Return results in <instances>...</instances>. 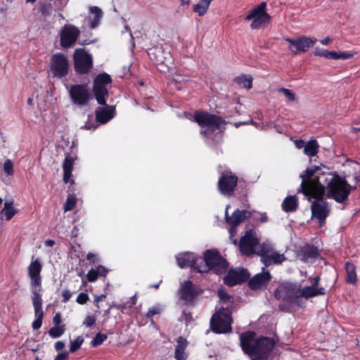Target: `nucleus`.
Masks as SVG:
<instances>
[{
    "mask_svg": "<svg viewBox=\"0 0 360 360\" xmlns=\"http://www.w3.org/2000/svg\"><path fill=\"white\" fill-rule=\"evenodd\" d=\"M32 301L34 309L36 319H43L44 311L42 310V298L40 290H32Z\"/></svg>",
    "mask_w": 360,
    "mask_h": 360,
    "instance_id": "nucleus-25",
    "label": "nucleus"
},
{
    "mask_svg": "<svg viewBox=\"0 0 360 360\" xmlns=\"http://www.w3.org/2000/svg\"><path fill=\"white\" fill-rule=\"evenodd\" d=\"M331 41H332V39H331L330 37H326V38H324V39H321V40L320 41V42H321V44L322 45L326 46V45H328L329 43H330V42H331Z\"/></svg>",
    "mask_w": 360,
    "mask_h": 360,
    "instance_id": "nucleus-62",
    "label": "nucleus"
},
{
    "mask_svg": "<svg viewBox=\"0 0 360 360\" xmlns=\"http://www.w3.org/2000/svg\"><path fill=\"white\" fill-rule=\"evenodd\" d=\"M69 94L72 103L79 106L87 105L92 98L87 84H84L72 85Z\"/></svg>",
    "mask_w": 360,
    "mask_h": 360,
    "instance_id": "nucleus-13",
    "label": "nucleus"
},
{
    "mask_svg": "<svg viewBox=\"0 0 360 360\" xmlns=\"http://www.w3.org/2000/svg\"><path fill=\"white\" fill-rule=\"evenodd\" d=\"M229 226H230V229H229L230 238H232L234 236H236V235L237 233V226H234L233 225H229Z\"/></svg>",
    "mask_w": 360,
    "mask_h": 360,
    "instance_id": "nucleus-61",
    "label": "nucleus"
},
{
    "mask_svg": "<svg viewBox=\"0 0 360 360\" xmlns=\"http://www.w3.org/2000/svg\"><path fill=\"white\" fill-rule=\"evenodd\" d=\"M148 54L152 61L157 65H165L169 68L172 62V55L169 51L166 50L162 45H156L150 48Z\"/></svg>",
    "mask_w": 360,
    "mask_h": 360,
    "instance_id": "nucleus-17",
    "label": "nucleus"
},
{
    "mask_svg": "<svg viewBox=\"0 0 360 360\" xmlns=\"http://www.w3.org/2000/svg\"><path fill=\"white\" fill-rule=\"evenodd\" d=\"M130 300H131L130 301H129L127 303L123 304V307L124 308L127 307V306L129 307H131L132 306L136 304V298L135 296L131 297Z\"/></svg>",
    "mask_w": 360,
    "mask_h": 360,
    "instance_id": "nucleus-58",
    "label": "nucleus"
},
{
    "mask_svg": "<svg viewBox=\"0 0 360 360\" xmlns=\"http://www.w3.org/2000/svg\"><path fill=\"white\" fill-rule=\"evenodd\" d=\"M72 171L63 170V181L65 184H68V182H70L72 184H74V180H70V178L72 176Z\"/></svg>",
    "mask_w": 360,
    "mask_h": 360,
    "instance_id": "nucleus-50",
    "label": "nucleus"
},
{
    "mask_svg": "<svg viewBox=\"0 0 360 360\" xmlns=\"http://www.w3.org/2000/svg\"><path fill=\"white\" fill-rule=\"evenodd\" d=\"M203 292V290L195 285L190 280L186 281L181 284L178 291L179 299L185 305L193 306L198 297Z\"/></svg>",
    "mask_w": 360,
    "mask_h": 360,
    "instance_id": "nucleus-10",
    "label": "nucleus"
},
{
    "mask_svg": "<svg viewBox=\"0 0 360 360\" xmlns=\"http://www.w3.org/2000/svg\"><path fill=\"white\" fill-rule=\"evenodd\" d=\"M76 198L74 195H69L63 206L64 211L68 212L73 210L76 205Z\"/></svg>",
    "mask_w": 360,
    "mask_h": 360,
    "instance_id": "nucleus-41",
    "label": "nucleus"
},
{
    "mask_svg": "<svg viewBox=\"0 0 360 360\" xmlns=\"http://www.w3.org/2000/svg\"><path fill=\"white\" fill-rule=\"evenodd\" d=\"M271 19V15L266 13V2L260 3L245 18V21L252 20L250 24V27L253 30L265 26L270 22Z\"/></svg>",
    "mask_w": 360,
    "mask_h": 360,
    "instance_id": "nucleus-9",
    "label": "nucleus"
},
{
    "mask_svg": "<svg viewBox=\"0 0 360 360\" xmlns=\"http://www.w3.org/2000/svg\"><path fill=\"white\" fill-rule=\"evenodd\" d=\"M89 300V295L85 292H81L78 295L77 297V302L79 304H86Z\"/></svg>",
    "mask_w": 360,
    "mask_h": 360,
    "instance_id": "nucleus-49",
    "label": "nucleus"
},
{
    "mask_svg": "<svg viewBox=\"0 0 360 360\" xmlns=\"http://www.w3.org/2000/svg\"><path fill=\"white\" fill-rule=\"evenodd\" d=\"M75 71L77 75L89 74L93 68V58L84 49H77L73 53Z\"/></svg>",
    "mask_w": 360,
    "mask_h": 360,
    "instance_id": "nucleus-8",
    "label": "nucleus"
},
{
    "mask_svg": "<svg viewBox=\"0 0 360 360\" xmlns=\"http://www.w3.org/2000/svg\"><path fill=\"white\" fill-rule=\"evenodd\" d=\"M251 216V212L246 210H240L237 209L232 213L231 216H229L228 212L226 211L225 220L229 225L238 226L240 224L250 219Z\"/></svg>",
    "mask_w": 360,
    "mask_h": 360,
    "instance_id": "nucleus-22",
    "label": "nucleus"
},
{
    "mask_svg": "<svg viewBox=\"0 0 360 360\" xmlns=\"http://www.w3.org/2000/svg\"><path fill=\"white\" fill-rule=\"evenodd\" d=\"M259 244L254 230H248L241 237L239 242V249L242 255L250 256L255 252V248Z\"/></svg>",
    "mask_w": 360,
    "mask_h": 360,
    "instance_id": "nucleus-16",
    "label": "nucleus"
},
{
    "mask_svg": "<svg viewBox=\"0 0 360 360\" xmlns=\"http://www.w3.org/2000/svg\"><path fill=\"white\" fill-rule=\"evenodd\" d=\"M65 325L63 324L61 326H54L49 330V334L51 337L53 338H57L60 337L65 332Z\"/></svg>",
    "mask_w": 360,
    "mask_h": 360,
    "instance_id": "nucleus-39",
    "label": "nucleus"
},
{
    "mask_svg": "<svg viewBox=\"0 0 360 360\" xmlns=\"http://www.w3.org/2000/svg\"><path fill=\"white\" fill-rule=\"evenodd\" d=\"M274 297L281 300L279 309L283 311H290L291 309H299L304 306L303 299L299 295V288L292 284L278 286L274 292Z\"/></svg>",
    "mask_w": 360,
    "mask_h": 360,
    "instance_id": "nucleus-3",
    "label": "nucleus"
},
{
    "mask_svg": "<svg viewBox=\"0 0 360 360\" xmlns=\"http://www.w3.org/2000/svg\"><path fill=\"white\" fill-rule=\"evenodd\" d=\"M200 256L193 252H183L176 256V262L181 269L191 268L198 272V266L200 264L198 259Z\"/></svg>",
    "mask_w": 360,
    "mask_h": 360,
    "instance_id": "nucleus-20",
    "label": "nucleus"
},
{
    "mask_svg": "<svg viewBox=\"0 0 360 360\" xmlns=\"http://www.w3.org/2000/svg\"><path fill=\"white\" fill-rule=\"evenodd\" d=\"M198 262H200L198 266V273H207L212 270L220 275L224 274L229 267L227 261L217 250H207L203 257L200 256Z\"/></svg>",
    "mask_w": 360,
    "mask_h": 360,
    "instance_id": "nucleus-4",
    "label": "nucleus"
},
{
    "mask_svg": "<svg viewBox=\"0 0 360 360\" xmlns=\"http://www.w3.org/2000/svg\"><path fill=\"white\" fill-rule=\"evenodd\" d=\"M212 1L213 0H200L197 4L193 6V12L198 13L199 16H203L207 13Z\"/></svg>",
    "mask_w": 360,
    "mask_h": 360,
    "instance_id": "nucleus-33",
    "label": "nucleus"
},
{
    "mask_svg": "<svg viewBox=\"0 0 360 360\" xmlns=\"http://www.w3.org/2000/svg\"><path fill=\"white\" fill-rule=\"evenodd\" d=\"M177 345L175 348L174 357L176 360H186V354L185 350L188 345V341L186 338L180 336L176 340Z\"/></svg>",
    "mask_w": 360,
    "mask_h": 360,
    "instance_id": "nucleus-27",
    "label": "nucleus"
},
{
    "mask_svg": "<svg viewBox=\"0 0 360 360\" xmlns=\"http://www.w3.org/2000/svg\"><path fill=\"white\" fill-rule=\"evenodd\" d=\"M68 357V352H62L58 354L54 359V360H66Z\"/></svg>",
    "mask_w": 360,
    "mask_h": 360,
    "instance_id": "nucleus-60",
    "label": "nucleus"
},
{
    "mask_svg": "<svg viewBox=\"0 0 360 360\" xmlns=\"http://www.w3.org/2000/svg\"><path fill=\"white\" fill-rule=\"evenodd\" d=\"M274 252L272 245L269 242H264L259 248L258 255L261 256V259Z\"/></svg>",
    "mask_w": 360,
    "mask_h": 360,
    "instance_id": "nucleus-38",
    "label": "nucleus"
},
{
    "mask_svg": "<svg viewBox=\"0 0 360 360\" xmlns=\"http://www.w3.org/2000/svg\"><path fill=\"white\" fill-rule=\"evenodd\" d=\"M105 107H98L96 111V119L100 124H105L110 120L115 114V107L112 105H104Z\"/></svg>",
    "mask_w": 360,
    "mask_h": 360,
    "instance_id": "nucleus-23",
    "label": "nucleus"
},
{
    "mask_svg": "<svg viewBox=\"0 0 360 360\" xmlns=\"http://www.w3.org/2000/svg\"><path fill=\"white\" fill-rule=\"evenodd\" d=\"M108 273V270L103 266L99 265L96 269H91L87 274L86 278L89 282H95L98 276L105 277Z\"/></svg>",
    "mask_w": 360,
    "mask_h": 360,
    "instance_id": "nucleus-31",
    "label": "nucleus"
},
{
    "mask_svg": "<svg viewBox=\"0 0 360 360\" xmlns=\"http://www.w3.org/2000/svg\"><path fill=\"white\" fill-rule=\"evenodd\" d=\"M333 53H334V51H330L326 49H321V48H316L314 51V53L315 56H320V57H324V58H328V59H333Z\"/></svg>",
    "mask_w": 360,
    "mask_h": 360,
    "instance_id": "nucleus-40",
    "label": "nucleus"
},
{
    "mask_svg": "<svg viewBox=\"0 0 360 360\" xmlns=\"http://www.w3.org/2000/svg\"><path fill=\"white\" fill-rule=\"evenodd\" d=\"M80 30L72 25H65L60 31V44L63 49H68L76 43Z\"/></svg>",
    "mask_w": 360,
    "mask_h": 360,
    "instance_id": "nucleus-15",
    "label": "nucleus"
},
{
    "mask_svg": "<svg viewBox=\"0 0 360 360\" xmlns=\"http://www.w3.org/2000/svg\"><path fill=\"white\" fill-rule=\"evenodd\" d=\"M42 266L39 259L32 261L28 266V275L31 279V291L40 290L41 291V277L40 273Z\"/></svg>",
    "mask_w": 360,
    "mask_h": 360,
    "instance_id": "nucleus-19",
    "label": "nucleus"
},
{
    "mask_svg": "<svg viewBox=\"0 0 360 360\" xmlns=\"http://www.w3.org/2000/svg\"><path fill=\"white\" fill-rule=\"evenodd\" d=\"M42 320L43 319H36L32 322V324L33 329L37 330V329L40 328L42 325Z\"/></svg>",
    "mask_w": 360,
    "mask_h": 360,
    "instance_id": "nucleus-56",
    "label": "nucleus"
},
{
    "mask_svg": "<svg viewBox=\"0 0 360 360\" xmlns=\"http://www.w3.org/2000/svg\"><path fill=\"white\" fill-rule=\"evenodd\" d=\"M62 322L61 315L60 313H56L53 319V323L54 326H61L60 323Z\"/></svg>",
    "mask_w": 360,
    "mask_h": 360,
    "instance_id": "nucleus-55",
    "label": "nucleus"
},
{
    "mask_svg": "<svg viewBox=\"0 0 360 360\" xmlns=\"http://www.w3.org/2000/svg\"><path fill=\"white\" fill-rule=\"evenodd\" d=\"M112 78L106 72L97 75L93 82V93L99 105H106L109 96L108 86L112 84Z\"/></svg>",
    "mask_w": 360,
    "mask_h": 360,
    "instance_id": "nucleus-7",
    "label": "nucleus"
},
{
    "mask_svg": "<svg viewBox=\"0 0 360 360\" xmlns=\"http://www.w3.org/2000/svg\"><path fill=\"white\" fill-rule=\"evenodd\" d=\"M90 12L94 14V18L91 20L90 27L91 29L96 28L100 23L102 17V11L97 6H91Z\"/></svg>",
    "mask_w": 360,
    "mask_h": 360,
    "instance_id": "nucleus-35",
    "label": "nucleus"
},
{
    "mask_svg": "<svg viewBox=\"0 0 360 360\" xmlns=\"http://www.w3.org/2000/svg\"><path fill=\"white\" fill-rule=\"evenodd\" d=\"M283 39L290 43V46L288 47V49L293 55L307 52L309 48L317 41L316 38H311L306 36H302L296 39L284 37Z\"/></svg>",
    "mask_w": 360,
    "mask_h": 360,
    "instance_id": "nucleus-14",
    "label": "nucleus"
},
{
    "mask_svg": "<svg viewBox=\"0 0 360 360\" xmlns=\"http://www.w3.org/2000/svg\"><path fill=\"white\" fill-rule=\"evenodd\" d=\"M250 276V274L246 269H231L224 277V283L230 287L246 282Z\"/></svg>",
    "mask_w": 360,
    "mask_h": 360,
    "instance_id": "nucleus-18",
    "label": "nucleus"
},
{
    "mask_svg": "<svg viewBox=\"0 0 360 360\" xmlns=\"http://www.w3.org/2000/svg\"><path fill=\"white\" fill-rule=\"evenodd\" d=\"M326 293V291L325 288L322 287L319 288H314L310 285L304 287L302 289L299 288V295L302 299V297L308 299L318 295H324Z\"/></svg>",
    "mask_w": 360,
    "mask_h": 360,
    "instance_id": "nucleus-26",
    "label": "nucleus"
},
{
    "mask_svg": "<svg viewBox=\"0 0 360 360\" xmlns=\"http://www.w3.org/2000/svg\"><path fill=\"white\" fill-rule=\"evenodd\" d=\"M234 81L238 84L242 85L244 88L250 89L252 85V78L250 75H240L236 77Z\"/></svg>",
    "mask_w": 360,
    "mask_h": 360,
    "instance_id": "nucleus-37",
    "label": "nucleus"
},
{
    "mask_svg": "<svg viewBox=\"0 0 360 360\" xmlns=\"http://www.w3.org/2000/svg\"><path fill=\"white\" fill-rule=\"evenodd\" d=\"M61 296L63 297L61 302L63 303H66L70 300L72 296V292L69 290H64L61 293Z\"/></svg>",
    "mask_w": 360,
    "mask_h": 360,
    "instance_id": "nucleus-52",
    "label": "nucleus"
},
{
    "mask_svg": "<svg viewBox=\"0 0 360 360\" xmlns=\"http://www.w3.org/2000/svg\"><path fill=\"white\" fill-rule=\"evenodd\" d=\"M56 351H62L65 348V343L62 341H57L54 345Z\"/></svg>",
    "mask_w": 360,
    "mask_h": 360,
    "instance_id": "nucleus-59",
    "label": "nucleus"
},
{
    "mask_svg": "<svg viewBox=\"0 0 360 360\" xmlns=\"http://www.w3.org/2000/svg\"><path fill=\"white\" fill-rule=\"evenodd\" d=\"M160 313V309L158 307H153L150 309L146 314V317L148 319L153 318L156 314Z\"/></svg>",
    "mask_w": 360,
    "mask_h": 360,
    "instance_id": "nucleus-51",
    "label": "nucleus"
},
{
    "mask_svg": "<svg viewBox=\"0 0 360 360\" xmlns=\"http://www.w3.org/2000/svg\"><path fill=\"white\" fill-rule=\"evenodd\" d=\"M295 145L298 148H301L304 146V141L303 140H297L295 141Z\"/></svg>",
    "mask_w": 360,
    "mask_h": 360,
    "instance_id": "nucleus-64",
    "label": "nucleus"
},
{
    "mask_svg": "<svg viewBox=\"0 0 360 360\" xmlns=\"http://www.w3.org/2000/svg\"><path fill=\"white\" fill-rule=\"evenodd\" d=\"M4 171L8 176H11L13 174V163L11 160H6L4 162Z\"/></svg>",
    "mask_w": 360,
    "mask_h": 360,
    "instance_id": "nucleus-46",
    "label": "nucleus"
},
{
    "mask_svg": "<svg viewBox=\"0 0 360 360\" xmlns=\"http://www.w3.org/2000/svg\"><path fill=\"white\" fill-rule=\"evenodd\" d=\"M96 322V319L94 316H87L84 321V324L87 327L92 326Z\"/></svg>",
    "mask_w": 360,
    "mask_h": 360,
    "instance_id": "nucleus-53",
    "label": "nucleus"
},
{
    "mask_svg": "<svg viewBox=\"0 0 360 360\" xmlns=\"http://www.w3.org/2000/svg\"><path fill=\"white\" fill-rule=\"evenodd\" d=\"M319 146L316 140L313 139L308 141L304 146V153L309 157L315 156L319 151Z\"/></svg>",
    "mask_w": 360,
    "mask_h": 360,
    "instance_id": "nucleus-34",
    "label": "nucleus"
},
{
    "mask_svg": "<svg viewBox=\"0 0 360 360\" xmlns=\"http://www.w3.org/2000/svg\"><path fill=\"white\" fill-rule=\"evenodd\" d=\"M345 269L346 271V282L355 285L358 281L356 266L350 262H347L345 264Z\"/></svg>",
    "mask_w": 360,
    "mask_h": 360,
    "instance_id": "nucleus-30",
    "label": "nucleus"
},
{
    "mask_svg": "<svg viewBox=\"0 0 360 360\" xmlns=\"http://www.w3.org/2000/svg\"><path fill=\"white\" fill-rule=\"evenodd\" d=\"M238 177L231 171L223 172L219 178L217 186L219 191L228 197L231 196L237 186Z\"/></svg>",
    "mask_w": 360,
    "mask_h": 360,
    "instance_id": "nucleus-12",
    "label": "nucleus"
},
{
    "mask_svg": "<svg viewBox=\"0 0 360 360\" xmlns=\"http://www.w3.org/2000/svg\"><path fill=\"white\" fill-rule=\"evenodd\" d=\"M74 162H75L74 158L70 157V156L65 157L64 162H63V170L72 171Z\"/></svg>",
    "mask_w": 360,
    "mask_h": 360,
    "instance_id": "nucleus-45",
    "label": "nucleus"
},
{
    "mask_svg": "<svg viewBox=\"0 0 360 360\" xmlns=\"http://www.w3.org/2000/svg\"><path fill=\"white\" fill-rule=\"evenodd\" d=\"M298 205L296 195H288L283 201L282 209L287 213L294 212L297 210Z\"/></svg>",
    "mask_w": 360,
    "mask_h": 360,
    "instance_id": "nucleus-29",
    "label": "nucleus"
},
{
    "mask_svg": "<svg viewBox=\"0 0 360 360\" xmlns=\"http://www.w3.org/2000/svg\"><path fill=\"white\" fill-rule=\"evenodd\" d=\"M285 260L284 255L279 254L278 252H273L269 255L265 256L263 259H261V262L264 264L266 267H268L272 264H281Z\"/></svg>",
    "mask_w": 360,
    "mask_h": 360,
    "instance_id": "nucleus-28",
    "label": "nucleus"
},
{
    "mask_svg": "<svg viewBox=\"0 0 360 360\" xmlns=\"http://www.w3.org/2000/svg\"><path fill=\"white\" fill-rule=\"evenodd\" d=\"M278 91L279 92L283 93L289 101H294L295 100V93L292 90L285 88H281Z\"/></svg>",
    "mask_w": 360,
    "mask_h": 360,
    "instance_id": "nucleus-48",
    "label": "nucleus"
},
{
    "mask_svg": "<svg viewBox=\"0 0 360 360\" xmlns=\"http://www.w3.org/2000/svg\"><path fill=\"white\" fill-rule=\"evenodd\" d=\"M86 259L92 264H95L97 261L96 255L92 252H89L86 255Z\"/></svg>",
    "mask_w": 360,
    "mask_h": 360,
    "instance_id": "nucleus-57",
    "label": "nucleus"
},
{
    "mask_svg": "<svg viewBox=\"0 0 360 360\" xmlns=\"http://www.w3.org/2000/svg\"><path fill=\"white\" fill-rule=\"evenodd\" d=\"M193 120L202 129L204 127L207 128L205 130L201 129L200 134L203 135H206L209 132H214L224 122V120L221 116L211 114L204 110L195 111L193 115Z\"/></svg>",
    "mask_w": 360,
    "mask_h": 360,
    "instance_id": "nucleus-6",
    "label": "nucleus"
},
{
    "mask_svg": "<svg viewBox=\"0 0 360 360\" xmlns=\"http://www.w3.org/2000/svg\"><path fill=\"white\" fill-rule=\"evenodd\" d=\"M105 297H106L105 295H95L94 302L96 303H98L101 301H102L104 298H105Z\"/></svg>",
    "mask_w": 360,
    "mask_h": 360,
    "instance_id": "nucleus-63",
    "label": "nucleus"
},
{
    "mask_svg": "<svg viewBox=\"0 0 360 360\" xmlns=\"http://www.w3.org/2000/svg\"><path fill=\"white\" fill-rule=\"evenodd\" d=\"M13 200L6 201L4 209L0 212V214H4L7 221H10L18 213V210L13 207Z\"/></svg>",
    "mask_w": 360,
    "mask_h": 360,
    "instance_id": "nucleus-32",
    "label": "nucleus"
},
{
    "mask_svg": "<svg viewBox=\"0 0 360 360\" xmlns=\"http://www.w3.org/2000/svg\"><path fill=\"white\" fill-rule=\"evenodd\" d=\"M314 167L317 168V173L313 176V178H317L320 183L325 185L324 197L333 199L338 203L345 204L351 193V185L338 174L323 171V169H328V168L322 164L319 166L311 165L307 169H314Z\"/></svg>",
    "mask_w": 360,
    "mask_h": 360,
    "instance_id": "nucleus-2",
    "label": "nucleus"
},
{
    "mask_svg": "<svg viewBox=\"0 0 360 360\" xmlns=\"http://www.w3.org/2000/svg\"><path fill=\"white\" fill-rule=\"evenodd\" d=\"M218 296L224 303L229 302L232 299V297L224 290H218Z\"/></svg>",
    "mask_w": 360,
    "mask_h": 360,
    "instance_id": "nucleus-47",
    "label": "nucleus"
},
{
    "mask_svg": "<svg viewBox=\"0 0 360 360\" xmlns=\"http://www.w3.org/2000/svg\"><path fill=\"white\" fill-rule=\"evenodd\" d=\"M107 335L103 334L101 333H98L93 340L91 342V345L94 347H96L103 344V342L107 339Z\"/></svg>",
    "mask_w": 360,
    "mask_h": 360,
    "instance_id": "nucleus-42",
    "label": "nucleus"
},
{
    "mask_svg": "<svg viewBox=\"0 0 360 360\" xmlns=\"http://www.w3.org/2000/svg\"><path fill=\"white\" fill-rule=\"evenodd\" d=\"M271 275L268 271H264L255 274L252 278H250L248 283V287L252 290H257L266 288L271 280Z\"/></svg>",
    "mask_w": 360,
    "mask_h": 360,
    "instance_id": "nucleus-21",
    "label": "nucleus"
},
{
    "mask_svg": "<svg viewBox=\"0 0 360 360\" xmlns=\"http://www.w3.org/2000/svg\"><path fill=\"white\" fill-rule=\"evenodd\" d=\"M233 320L228 307H221L210 319V328L216 334L226 333L231 330Z\"/></svg>",
    "mask_w": 360,
    "mask_h": 360,
    "instance_id": "nucleus-5",
    "label": "nucleus"
},
{
    "mask_svg": "<svg viewBox=\"0 0 360 360\" xmlns=\"http://www.w3.org/2000/svg\"><path fill=\"white\" fill-rule=\"evenodd\" d=\"M316 173H317V168L314 167V169H306L300 175L302 182L297 193H302L309 201L314 199L311 205V218L316 219L319 226L321 227L326 223L330 209L328 202L324 198L325 185L320 183L317 178H313Z\"/></svg>",
    "mask_w": 360,
    "mask_h": 360,
    "instance_id": "nucleus-1",
    "label": "nucleus"
},
{
    "mask_svg": "<svg viewBox=\"0 0 360 360\" xmlns=\"http://www.w3.org/2000/svg\"><path fill=\"white\" fill-rule=\"evenodd\" d=\"M39 11L44 17L50 16L53 11V5L51 1H39Z\"/></svg>",
    "mask_w": 360,
    "mask_h": 360,
    "instance_id": "nucleus-36",
    "label": "nucleus"
},
{
    "mask_svg": "<svg viewBox=\"0 0 360 360\" xmlns=\"http://www.w3.org/2000/svg\"><path fill=\"white\" fill-rule=\"evenodd\" d=\"M84 342L82 336H78L77 338L71 342L70 347V352L74 353L79 349Z\"/></svg>",
    "mask_w": 360,
    "mask_h": 360,
    "instance_id": "nucleus-43",
    "label": "nucleus"
},
{
    "mask_svg": "<svg viewBox=\"0 0 360 360\" xmlns=\"http://www.w3.org/2000/svg\"><path fill=\"white\" fill-rule=\"evenodd\" d=\"M319 256V251L317 247L313 245H306L300 250V257L303 262H309L316 259Z\"/></svg>",
    "mask_w": 360,
    "mask_h": 360,
    "instance_id": "nucleus-24",
    "label": "nucleus"
},
{
    "mask_svg": "<svg viewBox=\"0 0 360 360\" xmlns=\"http://www.w3.org/2000/svg\"><path fill=\"white\" fill-rule=\"evenodd\" d=\"M353 56H354V53H350V52L342 51V52L338 53L336 51H334L333 59V60H338V59L347 60V59L352 58Z\"/></svg>",
    "mask_w": 360,
    "mask_h": 360,
    "instance_id": "nucleus-44",
    "label": "nucleus"
},
{
    "mask_svg": "<svg viewBox=\"0 0 360 360\" xmlns=\"http://www.w3.org/2000/svg\"><path fill=\"white\" fill-rule=\"evenodd\" d=\"M320 276H316L314 278L309 277L308 280L311 283V287H313L314 288H319L318 286L320 282Z\"/></svg>",
    "mask_w": 360,
    "mask_h": 360,
    "instance_id": "nucleus-54",
    "label": "nucleus"
},
{
    "mask_svg": "<svg viewBox=\"0 0 360 360\" xmlns=\"http://www.w3.org/2000/svg\"><path fill=\"white\" fill-rule=\"evenodd\" d=\"M50 70L54 77L61 79L69 73V61L63 53H56L51 58Z\"/></svg>",
    "mask_w": 360,
    "mask_h": 360,
    "instance_id": "nucleus-11",
    "label": "nucleus"
}]
</instances>
